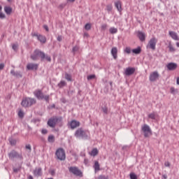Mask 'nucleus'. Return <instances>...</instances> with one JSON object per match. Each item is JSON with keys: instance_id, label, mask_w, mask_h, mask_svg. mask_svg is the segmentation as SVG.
I'll return each mask as SVG.
<instances>
[{"instance_id": "f257e3e1", "label": "nucleus", "mask_w": 179, "mask_h": 179, "mask_svg": "<svg viewBox=\"0 0 179 179\" xmlns=\"http://www.w3.org/2000/svg\"><path fill=\"white\" fill-rule=\"evenodd\" d=\"M74 136L78 139H89L90 134L87 131L83 130L82 128H79L76 131Z\"/></svg>"}, {"instance_id": "f03ea898", "label": "nucleus", "mask_w": 179, "mask_h": 179, "mask_svg": "<svg viewBox=\"0 0 179 179\" xmlns=\"http://www.w3.org/2000/svg\"><path fill=\"white\" fill-rule=\"evenodd\" d=\"M34 94L36 99L38 100H45V101L48 102L50 100V96L49 95H44L43 92L40 90H37L34 92Z\"/></svg>"}, {"instance_id": "7ed1b4c3", "label": "nucleus", "mask_w": 179, "mask_h": 179, "mask_svg": "<svg viewBox=\"0 0 179 179\" xmlns=\"http://www.w3.org/2000/svg\"><path fill=\"white\" fill-rule=\"evenodd\" d=\"M21 104L22 107H31L33 104H36V99L34 98L27 97L22 99Z\"/></svg>"}, {"instance_id": "20e7f679", "label": "nucleus", "mask_w": 179, "mask_h": 179, "mask_svg": "<svg viewBox=\"0 0 179 179\" xmlns=\"http://www.w3.org/2000/svg\"><path fill=\"white\" fill-rule=\"evenodd\" d=\"M31 59L33 61H37L38 58H41V59H44L45 58V54L44 52L40 51L39 50H36L34 53L31 55Z\"/></svg>"}, {"instance_id": "39448f33", "label": "nucleus", "mask_w": 179, "mask_h": 179, "mask_svg": "<svg viewBox=\"0 0 179 179\" xmlns=\"http://www.w3.org/2000/svg\"><path fill=\"white\" fill-rule=\"evenodd\" d=\"M55 155L58 160H61L62 162L66 159V155L65 154V150L64 148H58L56 150Z\"/></svg>"}, {"instance_id": "423d86ee", "label": "nucleus", "mask_w": 179, "mask_h": 179, "mask_svg": "<svg viewBox=\"0 0 179 179\" xmlns=\"http://www.w3.org/2000/svg\"><path fill=\"white\" fill-rule=\"evenodd\" d=\"M141 131L143 132L145 138H148L152 135V129L148 124H143L141 127Z\"/></svg>"}, {"instance_id": "0eeeda50", "label": "nucleus", "mask_w": 179, "mask_h": 179, "mask_svg": "<svg viewBox=\"0 0 179 179\" xmlns=\"http://www.w3.org/2000/svg\"><path fill=\"white\" fill-rule=\"evenodd\" d=\"M32 37H36L37 40L40 41L42 44H45L47 41V38H45V36H43L41 34H38L37 32H32L31 33Z\"/></svg>"}, {"instance_id": "6e6552de", "label": "nucleus", "mask_w": 179, "mask_h": 179, "mask_svg": "<svg viewBox=\"0 0 179 179\" xmlns=\"http://www.w3.org/2000/svg\"><path fill=\"white\" fill-rule=\"evenodd\" d=\"M69 171L70 173H72V174H74V176H77L78 177H83V174L82 173V171L78 169V167L76 166H71L69 168Z\"/></svg>"}, {"instance_id": "1a4fd4ad", "label": "nucleus", "mask_w": 179, "mask_h": 179, "mask_svg": "<svg viewBox=\"0 0 179 179\" xmlns=\"http://www.w3.org/2000/svg\"><path fill=\"white\" fill-rule=\"evenodd\" d=\"M156 44H157V39L156 38H152L147 45V48L156 50Z\"/></svg>"}, {"instance_id": "9d476101", "label": "nucleus", "mask_w": 179, "mask_h": 179, "mask_svg": "<svg viewBox=\"0 0 179 179\" xmlns=\"http://www.w3.org/2000/svg\"><path fill=\"white\" fill-rule=\"evenodd\" d=\"M8 157L10 159H23V157L22 155L17 153L16 151L13 150L10 153H8Z\"/></svg>"}, {"instance_id": "9b49d317", "label": "nucleus", "mask_w": 179, "mask_h": 179, "mask_svg": "<svg viewBox=\"0 0 179 179\" xmlns=\"http://www.w3.org/2000/svg\"><path fill=\"white\" fill-rule=\"evenodd\" d=\"M135 71L136 70L134 67H127L124 70V75H125V76H131V75L135 73Z\"/></svg>"}, {"instance_id": "f8f14e48", "label": "nucleus", "mask_w": 179, "mask_h": 179, "mask_svg": "<svg viewBox=\"0 0 179 179\" xmlns=\"http://www.w3.org/2000/svg\"><path fill=\"white\" fill-rule=\"evenodd\" d=\"M159 72H157V71L152 72L150 74V77H149L150 81V82H156V80L159 79Z\"/></svg>"}, {"instance_id": "ddd939ff", "label": "nucleus", "mask_w": 179, "mask_h": 179, "mask_svg": "<svg viewBox=\"0 0 179 179\" xmlns=\"http://www.w3.org/2000/svg\"><path fill=\"white\" fill-rule=\"evenodd\" d=\"M69 125L71 128V129H75L78 128V127H80V122L77 120H71L69 123Z\"/></svg>"}, {"instance_id": "4468645a", "label": "nucleus", "mask_w": 179, "mask_h": 179, "mask_svg": "<svg viewBox=\"0 0 179 179\" xmlns=\"http://www.w3.org/2000/svg\"><path fill=\"white\" fill-rule=\"evenodd\" d=\"M33 174L35 177H40L43 176V170L40 167L36 168L33 171Z\"/></svg>"}, {"instance_id": "2eb2a0df", "label": "nucleus", "mask_w": 179, "mask_h": 179, "mask_svg": "<svg viewBox=\"0 0 179 179\" xmlns=\"http://www.w3.org/2000/svg\"><path fill=\"white\" fill-rule=\"evenodd\" d=\"M48 125L50 127V128H55V125H57L55 117L49 119V120L48 121Z\"/></svg>"}, {"instance_id": "dca6fc26", "label": "nucleus", "mask_w": 179, "mask_h": 179, "mask_svg": "<svg viewBox=\"0 0 179 179\" xmlns=\"http://www.w3.org/2000/svg\"><path fill=\"white\" fill-rule=\"evenodd\" d=\"M37 68H38V64H37L29 63L27 65L28 71H36L37 70Z\"/></svg>"}, {"instance_id": "f3484780", "label": "nucleus", "mask_w": 179, "mask_h": 179, "mask_svg": "<svg viewBox=\"0 0 179 179\" xmlns=\"http://www.w3.org/2000/svg\"><path fill=\"white\" fill-rule=\"evenodd\" d=\"M137 36L141 41H145L146 40V34L141 31L137 32Z\"/></svg>"}, {"instance_id": "a211bd4d", "label": "nucleus", "mask_w": 179, "mask_h": 179, "mask_svg": "<svg viewBox=\"0 0 179 179\" xmlns=\"http://www.w3.org/2000/svg\"><path fill=\"white\" fill-rule=\"evenodd\" d=\"M169 36L173 38V40H175V41H179V37L178 35H177V33L173 31H169Z\"/></svg>"}, {"instance_id": "6ab92c4d", "label": "nucleus", "mask_w": 179, "mask_h": 179, "mask_svg": "<svg viewBox=\"0 0 179 179\" xmlns=\"http://www.w3.org/2000/svg\"><path fill=\"white\" fill-rule=\"evenodd\" d=\"M166 66L169 71H175V69H177V64L176 63H169Z\"/></svg>"}, {"instance_id": "aec40b11", "label": "nucleus", "mask_w": 179, "mask_h": 179, "mask_svg": "<svg viewBox=\"0 0 179 179\" xmlns=\"http://www.w3.org/2000/svg\"><path fill=\"white\" fill-rule=\"evenodd\" d=\"M110 52L114 59H117V54H118V49H117V48H113Z\"/></svg>"}, {"instance_id": "412c9836", "label": "nucleus", "mask_w": 179, "mask_h": 179, "mask_svg": "<svg viewBox=\"0 0 179 179\" xmlns=\"http://www.w3.org/2000/svg\"><path fill=\"white\" fill-rule=\"evenodd\" d=\"M10 73L15 78H22V73H20V71H15V70H11Z\"/></svg>"}, {"instance_id": "4be33fe9", "label": "nucleus", "mask_w": 179, "mask_h": 179, "mask_svg": "<svg viewBox=\"0 0 179 179\" xmlns=\"http://www.w3.org/2000/svg\"><path fill=\"white\" fill-rule=\"evenodd\" d=\"M4 12L7 15H10L12 13V7L9 6H4Z\"/></svg>"}, {"instance_id": "5701e85b", "label": "nucleus", "mask_w": 179, "mask_h": 179, "mask_svg": "<svg viewBox=\"0 0 179 179\" xmlns=\"http://www.w3.org/2000/svg\"><path fill=\"white\" fill-rule=\"evenodd\" d=\"M115 6L117 8L118 12H121L122 10V8L121 6V1H118L115 3Z\"/></svg>"}, {"instance_id": "b1692460", "label": "nucleus", "mask_w": 179, "mask_h": 179, "mask_svg": "<svg viewBox=\"0 0 179 179\" xmlns=\"http://www.w3.org/2000/svg\"><path fill=\"white\" fill-rule=\"evenodd\" d=\"M56 120V124H59V127L62 125V117H55Z\"/></svg>"}, {"instance_id": "393cba45", "label": "nucleus", "mask_w": 179, "mask_h": 179, "mask_svg": "<svg viewBox=\"0 0 179 179\" xmlns=\"http://www.w3.org/2000/svg\"><path fill=\"white\" fill-rule=\"evenodd\" d=\"M90 155L91 156H93V157L97 156V155H99V150H97V148H94V149L91 151V152H90Z\"/></svg>"}, {"instance_id": "a878e982", "label": "nucleus", "mask_w": 179, "mask_h": 179, "mask_svg": "<svg viewBox=\"0 0 179 179\" xmlns=\"http://www.w3.org/2000/svg\"><path fill=\"white\" fill-rule=\"evenodd\" d=\"M48 141L50 143H54L55 142V137L53 135H50L48 138Z\"/></svg>"}, {"instance_id": "bb28decb", "label": "nucleus", "mask_w": 179, "mask_h": 179, "mask_svg": "<svg viewBox=\"0 0 179 179\" xmlns=\"http://www.w3.org/2000/svg\"><path fill=\"white\" fill-rule=\"evenodd\" d=\"M109 31H110V34H115L116 33H117L118 29L115 27H110L109 29Z\"/></svg>"}, {"instance_id": "cd10ccee", "label": "nucleus", "mask_w": 179, "mask_h": 179, "mask_svg": "<svg viewBox=\"0 0 179 179\" xmlns=\"http://www.w3.org/2000/svg\"><path fill=\"white\" fill-rule=\"evenodd\" d=\"M141 51L142 50L141 49V47H138L137 48L132 50V52L136 55L141 54Z\"/></svg>"}, {"instance_id": "c85d7f7f", "label": "nucleus", "mask_w": 179, "mask_h": 179, "mask_svg": "<svg viewBox=\"0 0 179 179\" xmlns=\"http://www.w3.org/2000/svg\"><path fill=\"white\" fill-rule=\"evenodd\" d=\"M168 48H169L170 52H176V48L173 46L171 44V42L169 43Z\"/></svg>"}, {"instance_id": "c756f323", "label": "nucleus", "mask_w": 179, "mask_h": 179, "mask_svg": "<svg viewBox=\"0 0 179 179\" xmlns=\"http://www.w3.org/2000/svg\"><path fill=\"white\" fill-rule=\"evenodd\" d=\"M94 169L95 171H99V170H100V164H99V162H95Z\"/></svg>"}, {"instance_id": "7c9ffc66", "label": "nucleus", "mask_w": 179, "mask_h": 179, "mask_svg": "<svg viewBox=\"0 0 179 179\" xmlns=\"http://www.w3.org/2000/svg\"><path fill=\"white\" fill-rule=\"evenodd\" d=\"M64 78L68 82H72V76L71 75L66 73Z\"/></svg>"}, {"instance_id": "2f4dec72", "label": "nucleus", "mask_w": 179, "mask_h": 179, "mask_svg": "<svg viewBox=\"0 0 179 179\" xmlns=\"http://www.w3.org/2000/svg\"><path fill=\"white\" fill-rule=\"evenodd\" d=\"M148 118H150L151 120H156V113H152L148 115Z\"/></svg>"}, {"instance_id": "473e14b6", "label": "nucleus", "mask_w": 179, "mask_h": 179, "mask_svg": "<svg viewBox=\"0 0 179 179\" xmlns=\"http://www.w3.org/2000/svg\"><path fill=\"white\" fill-rule=\"evenodd\" d=\"M9 142H10V145H12L13 146H14V145H16V139H15V138H10Z\"/></svg>"}, {"instance_id": "72a5a7b5", "label": "nucleus", "mask_w": 179, "mask_h": 179, "mask_svg": "<svg viewBox=\"0 0 179 179\" xmlns=\"http://www.w3.org/2000/svg\"><path fill=\"white\" fill-rule=\"evenodd\" d=\"M66 85V83L64 80H62L59 84L58 86L59 87H64V86Z\"/></svg>"}, {"instance_id": "f704fd0d", "label": "nucleus", "mask_w": 179, "mask_h": 179, "mask_svg": "<svg viewBox=\"0 0 179 179\" xmlns=\"http://www.w3.org/2000/svg\"><path fill=\"white\" fill-rule=\"evenodd\" d=\"M129 176L130 179H138V176H136V174H135V173H131Z\"/></svg>"}, {"instance_id": "c9c22d12", "label": "nucleus", "mask_w": 179, "mask_h": 179, "mask_svg": "<svg viewBox=\"0 0 179 179\" xmlns=\"http://www.w3.org/2000/svg\"><path fill=\"white\" fill-rule=\"evenodd\" d=\"M113 10V6L111 4H108L106 6V10H108V12H110V10Z\"/></svg>"}, {"instance_id": "e433bc0d", "label": "nucleus", "mask_w": 179, "mask_h": 179, "mask_svg": "<svg viewBox=\"0 0 179 179\" xmlns=\"http://www.w3.org/2000/svg\"><path fill=\"white\" fill-rule=\"evenodd\" d=\"M25 149H27V150H29L28 152H31V145H30V144H28L25 146Z\"/></svg>"}, {"instance_id": "4c0bfd02", "label": "nucleus", "mask_w": 179, "mask_h": 179, "mask_svg": "<svg viewBox=\"0 0 179 179\" xmlns=\"http://www.w3.org/2000/svg\"><path fill=\"white\" fill-rule=\"evenodd\" d=\"M91 28H92V26L90 25V24H86L85 26V30H90Z\"/></svg>"}, {"instance_id": "58836bf2", "label": "nucleus", "mask_w": 179, "mask_h": 179, "mask_svg": "<svg viewBox=\"0 0 179 179\" xmlns=\"http://www.w3.org/2000/svg\"><path fill=\"white\" fill-rule=\"evenodd\" d=\"M96 78L95 75H90L87 76V80H92V79H94Z\"/></svg>"}, {"instance_id": "ea45409f", "label": "nucleus", "mask_w": 179, "mask_h": 179, "mask_svg": "<svg viewBox=\"0 0 179 179\" xmlns=\"http://www.w3.org/2000/svg\"><path fill=\"white\" fill-rule=\"evenodd\" d=\"M41 134H42L43 135H46V134H48V130H47L46 129H43L41 130Z\"/></svg>"}, {"instance_id": "a19ab883", "label": "nucleus", "mask_w": 179, "mask_h": 179, "mask_svg": "<svg viewBox=\"0 0 179 179\" xmlns=\"http://www.w3.org/2000/svg\"><path fill=\"white\" fill-rule=\"evenodd\" d=\"M17 44H13L12 48L14 50V51H17Z\"/></svg>"}, {"instance_id": "79ce46f5", "label": "nucleus", "mask_w": 179, "mask_h": 179, "mask_svg": "<svg viewBox=\"0 0 179 179\" xmlns=\"http://www.w3.org/2000/svg\"><path fill=\"white\" fill-rule=\"evenodd\" d=\"M124 52L127 54H131V48H126L124 50Z\"/></svg>"}, {"instance_id": "37998d69", "label": "nucleus", "mask_w": 179, "mask_h": 179, "mask_svg": "<svg viewBox=\"0 0 179 179\" xmlns=\"http://www.w3.org/2000/svg\"><path fill=\"white\" fill-rule=\"evenodd\" d=\"M18 115H19V117H20V118H23V116L24 115V114L23 113V111L20 110V111L18 112Z\"/></svg>"}, {"instance_id": "c03bdc74", "label": "nucleus", "mask_w": 179, "mask_h": 179, "mask_svg": "<svg viewBox=\"0 0 179 179\" xmlns=\"http://www.w3.org/2000/svg\"><path fill=\"white\" fill-rule=\"evenodd\" d=\"M98 179H108V177L103 175H101L98 177Z\"/></svg>"}, {"instance_id": "a18cd8bd", "label": "nucleus", "mask_w": 179, "mask_h": 179, "mask_svg": "<svg viewBox=\"0 0 179 179\" xmlns=\"http://www.w3.org/2000/svg\"><path fill=\"white\" fill-rule=\"evenodd\" d=\"M78 50H79V48L78 46H75L73 48V52L75 54V52H76V51H78Z\"/></svg>"}, {"instance_id": "49530a36", "label": "nucleus", "mask_w": 179, "mask_h": 179, "mask_svg": "<svg viewBox=\"0 0 179 179\" xmlns=\"http://www.w3.org/2000/svg\"><path fill=\"white\" fill-rule=\"evenodd\" d=\"M107 29V25L106 24H103L101 26V30H106Z\"/></svg>"}, {"instance_id": "de8ad7c7", "label": "nucleus", "mask_w": 179, "mask_h": 179, "mask_svg": "<svg viewBox=\"0 0 179 179\" xmlns=\"http://www.w3.org/2000/svg\"><path fill=\"white\" fill-rule=\"evenodd\" d=\"M44 59H47V61H51V57L50 56H45V55Z\"/></svg>"}, {"instance_id": "09e8293b", "label": "nucleus", "mask_w": 179, "mask_h": 179, "mask_svg": "<svg viewBox=\"0 0 179 179\" xmlns=\"http://www.w3.org/2000/svg\"><path fill=\"white\" fill-rule=\"evenodd\" d=\"M164 166H165L166 167H170V162H165Z\"/></svg>"}, {"instance_id": "8fccbe9b", "label": "nucleus", "mask_w": 179, "mask_h": 179, "mask_svg": "<svg viewBox=\"0 0 179 179\" xmlns=\"http://www.w3.org/2000/svg\"><path fill=\"white\" fill-rule=\"evenodd\" d=\"M5 17H6V16L5 15L4 13H1V19H5Z\"/></svg>"}, {"instance_id": "3c124183", "label": "nucleus", "mask_w": 179, "mask_h": 179, "mask_svg": "<svg viewBox=\"0 0 179 179\" xmlns=\"http://www.w3.org/2000/svg\"><path fill=\"white\" fill-rule=\"evenodd\" d=\"M102 110H103V113H104L105 114H107V113H108L107 108H103Z\"/></svg>"}, {"instance_id": "603ef678", "label": "nucleus", "mask_w": 179, "mask_h": 179, "mask_svg": "<svg viewBox=\"0 0 179 179\" xmlns=\"http://www.w3.org/2000/svg\"><path fill=\"white\" fill-rule=\"evenodd\" d=\"M57 41H62V37L60 36H59L57 37Z\"/></svg>"}, {"instance_id": "864d4df0", "label": "nucleus", "mask_w": 179, "mask_h": 179, "mask_svg": "<svg viewBox=\"0 0 179 179\" xmlns=\"http://www.w3.org/2000/svg\"><path fill=\"white\" fill-rule=\"evenodd\" d=\"M43 28L45 29V30H46V31H48V26L44 25Z\"/></svg>"}, {"instance_id": "5fc2aeb1", "label": "nucleus", "mask_w": 179, "mask_h": 179, "mask_svg": "<svg viewBox=\"0 0 179 179\" xmlns=\"http://www.w3.org/2000/svg\"><path fill=\"white\" fill-rule=\"evenodd\" d=\"M174 92H176V90L174 89V87H171V93H174Z\"/></svg>"}, {"instance_id": "6e6d98bb", "label": "nucleus", "mask_w": 179, "mask_h": 179, "mask_svg": "<svg viewBox=\"0 0 179 179\" xmlns=\"http://www.w3.org/2000/svg\"><path fill=\"white\" fill-rule=\"evenodd\" d=\"M28 179H33V176H31V175H30V176H28Z\"/></svg>"}, {"instance_id": "4d7b16f0", "label": "nucleus", "mask_w": 179, "mask_h": 179, "mask_svg": "<svg viewBox=\"0 0 179 179\" xmlns=\"http://www.w3.org/2000/svg\"><path fill=\"white\" fill-rule=\"evenodd\" d=\"M67 2H75V0H67Z\"/></svg>"}, {"instance_id": "13d9d810", "label": "nucleus", "mask_w": 179, "mask_h": 179, "mask_svg": "<svg viewBox=\"0 0 179 179\" xmlns=\"http://www.w3.org/2000/svg\"><path fill=\"white\" fill-rule=\"evenodd\" d=\"M176 83H177V85H179V77L177 78Z\"/></svg>"}, {"instance_id": "bf43d9fd", "label": "nucleus", "mask_w": 179, "mask_h": 179, "mask_svg": "<svg viewBox=\"0 0 179 179\" xmlns=\"http://www.w3.org/2000/svg\"><path fill=\"white\" fill-rule=\"evenodd\" d=\"M4 65L3 64H1V69H3Z\"/></svg>"}, {"instance_id": "052dcab7", "label": "nucleus", "mask_w": 179, "mask_h": 179, "mask_svg": "<svg viewBox=\"0 0 179 179\" xmlns=\"http://www.w3.org/2000/svg\"><path fill=\"white\" fill-rule=\"evenodd\" d=\"M7 1H8L10 3L13 2V0H6Z\"/></svg>"}, {"instance_id": "680f3d73", "label": "nucleus", "mask_w": 179, "mask_h": 179, "mask_svg": "<svg viewBox=\"0 0 179 179\" xmlns=\"http://www.w3.org/2000/svg\"><path fill=\"white\" fill-rule=\"evenodd\" d=\"M163 177H164V179H167V176L164 175Z\"/></svg>"}, {"instance_id": "e2e57ef3", "label": "nucleus", "mask_w": 179, "mask_h": 179, "mask_svg": "<svg viewBox=\"0 0 179 179\" xmlns=\"http://www.w3.org/2000/svg\"><path fill=\"white\" fill-rule=\"evenodd\" d=\"M176 46H177L178 48H179V43H178V42L176 43Z\"/></svg>"}, {"instance_id": "0e129e2a", "label": "nucleus", "mask_w": 179, "mask_h": 179, "mask_svg": "<svg viewBox=\"0 0 179 179\" xmlns=\"http://www.w3.org/2000/svg\"><path fill=\"white\" fill-rule=\"evenodd\" d=\"M85 36H87V34H85Z\"/></svg>"}, {"instance_id": "69168bd1", "label": "nucleus", "mask_w": 179, "mask_h": 179, "mask_svg": "<svg viewBox=\"0 0 179 179\" xmlns=\"http://www.w3.org/2000/svg\"><path fill=\"white\" fill-rule=\"evenodd\" d=\"M0 69H1V64H0Z\"/></svg>"}, {"instance_id": "338daca9", "label": "nucleus", "mask_w": 179, "mask_h": 179, "mask_svg": "<svg viewBox=\"0 0 179 179\" xmlns=\"http://www.w3.org/2000/svg\"><path fill=\"white\" fill-rule=\"evenodd\" d=\"M14 171H16V170H14Z\"/></svg>"}]
</instances>
